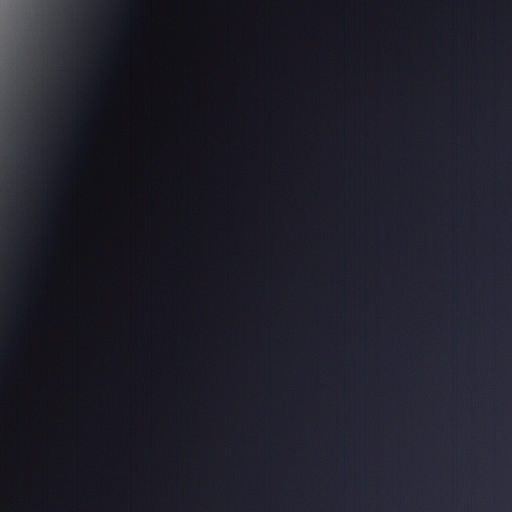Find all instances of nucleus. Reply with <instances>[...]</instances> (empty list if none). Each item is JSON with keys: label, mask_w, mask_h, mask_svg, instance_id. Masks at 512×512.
<instances>
[{"label": "nucleus", "mask_w": 512, "mask_h": 512, "mask_svg": "<svg viewBox=\"0 0 512 512\" xmlns=\"http://www.w3.org/2000/svg\"><path fill=\"white\" fill-rule=\"evenodd\" d=\"M16 167L21 171L28 172L32 170L34 165L30 158L22 157L21 155H19L18 160L16 162Z\"/></svg>", "instance_id": "1"}]
</instances>
